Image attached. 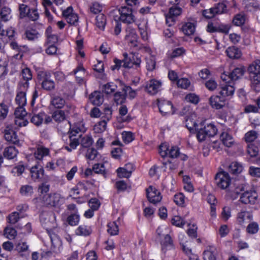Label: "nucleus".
Returning a JSON list of instances; mask_svg holds the SVG:
<instances>
[{"label": "nucleus", "instance_id": "obj_28", "mask_svg": "<svg viewBox=\"0 0 260 260\" xmlns=\"http://www.w3.org/2000/svg\"><path fill=\"white\" fill-rule=\"evenodd\" d=\"M49 154V149L44 147H39L34 152V156L36 159L41 160L43 159V157L48 155Z\"/></svg>", "mask_w": 260, "mask_h": 260}, {"label": "nucleus", "instance_id": "obj_1", "mask_svg": "<svg viewBox=\"0 0 260 260\" xmlns=\"http://www.w3.org/2000/svg\"><path fill=\"white\" fill-rule=\"evenodd\" d=\"M52 118L57 123V129L61 132H64L71 127L69 121L66 119V114L63 110H58L54 111L52 113Z\"/></svg>", "mask_w": 260, "mask_h": 260}, {"label": "nucleus", "instance_id": "obj_63", "mask_svg": "<svg viewBox=\"0 0 260 260\" xmlns=\"http://www.w3.org/2000/svg\"><path fill=\"white\" fill-rule=\"evenodd\" d=\"M168 155L171 158H176L179 155V149L176 146H172L169 149Z\"/></svg>", "mask_w": 260, "mask_h": 260}, {"label": "nucleus", "instance_id": "obj_52", "mask_svg": "<svg viewBox=\"0 0 260 260\" xmlns=\"http://www.w3.org/2000/svg\"><path fill=\"white\" fill-rule=\"evenodd\" d=\"M20 193L25 196H30L33 193V188L31 186L26 185L22 186L20 188Z\"/></svg>", "mask_w": 260, "mask_h": 260}, {"label": "nucleus", "instance_id": "obj_64", "mask_svg": "<svg viewBox=\"0 0 260 260\" xmlns=\"http://www.w3.org/2000/svg\"><path fill=\"white\" fill-rule=\"evenodd\" d=\"M172 223L176 226L181 227L185 224V221L180 216H175L172 219Z\"/></svg>", "mask_w": 260, "mask_h": 260}, {"label": "nucleus", "instance_id": "obj_17", "mask_svg": "<svg viewBox=\"0 0 260 260\" xmlns=\"http://www.w3.org/2000/svg\"><path fill=\"white\" fill-rule=\"evenodd\" d=\"M158 106L160 112L163 115H172L174 113L173 106L171 102L170 101H163L161 102H159Z\"/></svg>", "mask_w": 260, "mask_h": 260}, {"label": "nucleus", "instance_id": "obj_20", "mask_svg": "<svg viewBox=\"0 0 260 260\" xmlns=\"http://www.w3.org/2000/svg\"><path fill=\"white\" fill-rule=\"evenodd\" d=\"M44 172L42 166L39 164L32 167L30 170L31 177L34 181L41 178L43 176Z\"/></svg>", "mask_w": 260, "mask_h": 260}, {"label": "nucleus", "instance_id": "obj_57", "mask_svg": "<svg viewBox=\"0 0 260 260\" xmlns=\"http://www.w3.org/2000/svg\"><path fill=\"white\" fill-rule=\"evenodd\" d=\"M245 18L244 15L240 14L236 15L233 20V23L237 26L243 25L245 23Z\"/></svg>", "mask_w": 260, "mask_h": 260}, {"label": "nucleus", "instance_id": "obj_41", "mask_svg": "<svg viewBox=\"0 0 260 260\" xmlns=\"http://www.w3.org/2000/svg\"><path fill=\"white\" fill-rule=\"evenodd\" d=\"M249 74L260 73V60L254 61L248 67Z\"/></svg>", "mask_w": 260, "mask_h": 260}, {"label": "nucleus", "instance_id": "obj_10", "mask_svg": "<svg viewBox=\"0 0 260 260\" xmlns=\"http://www.w3.org/2000/svg\"><path fill=\"white\" fill-rule=\"evenodd\" d=\"M257 192L252 190L244 191L241 194L239 201L244 204L254 205L257 200Z\"/></svg>", "mask_w": 260, "mask_h": 260}, {"label": "nucleus", "instance_id": "obj_6", "mask_svg": "<svg viewBox=\"0 0 260 260\" xmlns=\"http://www.w3.org/2000/svg\"><path fill=\"white\" fill-rule=\"evenodd\" d=\"M120 17L119 20L126 24H132L135 21V17L133 13L131 8L127 6H122L118 10Z\"/></svg>", "mask_w": 260, "mask_h": 260}, {"label": "nucleus", "instance_id": "obj_22", "mask_svg": "<svg viewBox=\"0 0 260 260\" xmlns=\"http://www.w3.org/2000/svg\"><path fill=\"white\" fill-rule=\"evenodd\" d=\"M217 250L213 246H209L203 252L204 260H216Z\"/></svg>", "mask_w": 260, "mask_h": 260}, {"label": "nucleus", "instance_id": "obj_30", "mask_svg": "<svg viewBox=\"0 0 260 260\" xmlns=\"http://www.w3.org/2000/svg\"><path fill=\"white\" fill-rule=\"evenodd\" d=\"M45 116L44 112L34 114L30 118V122L37 126H39L43 123Z\"/></svg>", "mask_w": 260, "mask_h": 260}, {"label": "nucleus", "instance_id": "obj_59", "mask_svg": "<svg viewBox=\"0 0 260 260\" xmlns=\"http://www.w3.org/2000/svg\"><path fill=\"white\" fill-rule=\"evenodd\" d=\"M249 78L253 86L260 84V73L249 74Z\"/></svg>", "mask_w": 260, "mask_h": 260}, {"label": "nucleus", "instance_id": "obj_11", "mask_svg": "<svg viewBox=\"0 0 260 260\" xmlns=\"http://www.w3.org/2000/svg\"><path fill=\"white\" fill-rule=\"evenodd\" d=\"M126 32L125 40L131 47L138 49L139 48V43L138 42V36L136 30L131 26H127L126 28Z\"/></svg>", "mask_w": 260, "mask_h": 260}, {"label": "nucleus", "instance_id": "obj_46", "mask_svg": "<svg viewBox=\"0 0 260 260\" xmlns=\"http://www.w3.org/2000/svg\"><path fill=\"white\" fill-rule=\"evenodd\" d=\"M258 137L257 133L255 131H250L245 134L244 139L247 142H253Z\"/></svg>", "mask_w": 260, "mask_h": 260}, {"label": "nucleus", "instance_id": "obj_26", "mask_svg": "<svg viewBox=\"0 0 260 260\" xmlns=\"http://www.w3.org/2000/svg\"><path fill=\"white\" fill-rule=\"evenodd\" d=\"M243 4L247 11H252L260 8L259 4L256 0H244Z\"/></svg>", "mask_w": 260, "mask_h": 260}, {"label": "nucleus", "instance_id": "obj_47", "mask_svg": "<svg viewBox=\"0 0 260 260\" xmlns=\"http://www.w3.org/2000/svg\"><path fill=\"white\" fill-rule=\"evenodd\" d=\"M26 38L29 41H34L39 36V33L36 29L27 30L25 31Z\"/></svg>", "mask_w": 260, "mask_h": 260}, {"label": "nucleus", "instance_id": "obj_37", "mask_svg": "<svg viewBox=\"0 0 260 260\" xmlns=\"http://www.w3.org/2000/svg\"><path fill=\"white\" fill-rule=\"evenodd\" d=\"M127 112L128 109L126 106L122 105L120 107L119 109V115L121 117V120L123 122H129L132 119L131 116L129 115L125 116L127 113Z\"/></svg>", "mask_w": 260, "mask_h": 260}, {"label": "nucleus", "instance_id": "obj_45", "mask_svg": "<svg viewBox=\"0 0 260 260\" xmlns=\"http://www.w3.org/2000/svg\"><path fill=\"white\" fill-rule=\"evenodd\" d=\"M107 121L103 119L99 122L94 126L93 129L96 133H101L103 132L106 128Z\"/></svg>", "mask_w": 260, "mask_h": 260}, {"label": "nucleus", "instance_id": "obj_43", "mask_svg": "<svg viewBox=\"0 0 260 260\" xmlns=\"http://www.w3.org/2000/svg\"><path fill=\"white\" fill-rule=\"evenodd\" d=\"M31 8L30 5L25 4H20L19 6V16L20 18H23L26 17L28 15V12L30 11Z\"/></svg>", "mask_w": 260, "mask_h": 260}, {"label": "nucleus", "instance_id": "obj_16", "mask_svg": "<svg viewBox=\"0 0 260 260\" xmlns=\"http://www.w3.org/2000/svg\"><path fill=\"white\" fill-rule=\"evenodd\" d=\"M161 86V82L152 79L149 80L146 84V90L151 94H155L160 89Z\"/></svg>", "mask_w": 260, "mask_h": 260}, {"label": "nucleus", "instance_id": "obj_51", "mask_svg": "<svg viewBox=\"0 0 260 260\" xmlns=\"http://www.w3.org/2000/svg\"><path fill=\"white\" fill-rule=\"evenodd\" d=\"M108 232L111 235H116L118 233V226L115 222H110L108 224Z\"/></svg>", "mask_w": 260, "mask_h": 260}, {"label": "nucleus", "instance_id": "obj_61", "mask_svg": "<svg viewBox=\"0 0 260 260\" xmlns=\"http://www.w3.org/2000/svg\"><path fill=\"white\" fill-rule=\"evenodd\" d=\"M182 13V9L178 6H172L169 9L168 13L169 15H172L175 18L180 15Z\"/></svg>", "mask_w": 260, "mask_h": 260}, {"label": "nucleus", "instance_id": "obj_56", "mask_svg": "<svg viewBox=\"0 0 260 260\" xmlns=\"http://www.w3.org/2000/svg\"><path fill=\"white\" fill-rule=\"evenodd\" d=\"M24 106H18L16 108L14 115L15 118H24L27 115V112L25 111Z\"/></svg>", "mask_w": 260, "mask_h": 260}, {"label": "nucleus", "instance_id": "obj_8", "mask_svg": "<svg viewBox=\"0 0 260 260\" xmlns=\"http://www.w3.org/2000/svg\"><path fill=\"white\" fill-rule=\"evenodd\" d=\"M245 187L243 184L235 182L231 184L226 189V196L229 199L234 200L237 199L240 194L244 191Z\"/></svg>", "mask_w": 260, "mask_h": 260}, {"label": "nucleus", "instance_id": "obj_25", "mask_svg": "<svg viewBox=\"0 0 260 260\" xmlns=\"http://www.w3.org/2000/svg\"><path fill=\"white\" fill-rule=\"evenodd\" d=\"M18 153V151L15 147L10 146L5 149L3 154L7 159H12L17 156Z\"/></svg>", "mask_w": 260, "mask_h": 260}, {"label": "nucleus", "instance_id": "obj_60", "mask_svg": "<svg viewBox=\"0 0 260 260\" xmlns=\"http://www.w3.org/2000/svg\"><path fill=\"white\" fill-rule=\"evenodd\" d=\"M190 81L187 78H181L177 80V84L179 87L187 89L190 85Z\"/></svg>", "mask_w": 260, "mask_h": 260}, {"label": "nucleus", "instance_id": "obj_33", "mask_svg": "<svg viewBox=\"0 0 260 260\" xmlns=\"http://www.w3.org/2000/svg\"><path fill=\"white\" fill-rule=\"evenodd\" d=\"M229 170L232 174H238L242 171L243 166L240 163L234 161L229 166Z\"/></svg>", "mask_w": 260, "mask_h": 260}, {"label": "nucleus", "instance_id": "obj_55", "mask_svg": "<svg viewBox=\"0 0 260 260\" xmlns=\"http://www.w3.org/2000/svg\"><path fill=\"white\" fill-rule=\"evenodd\" d=\"M4 235L9 239H13L17 235L15 229L7 227L4 230Z\"/></svg>", "mask_w": 260, "mask_h": 260}, {"label": "nucleus", "instance_id": "obj_14", "mask_svg": "<svg viewBox=\"0 0 260 260\" xmlns=\"http://www.w3.org/2000/svg\"><path fill=\"white\" fill-rule=\"evenodd\" d=\"M12 18L11 15V10L10 8L5 7L1 9L0 11V35L4 36L5 31L3 28L2 21L7 22Z\"/></svg>", "mask_w": 260, "mask_h": 260}, {"label": "nucleus", "instance_id": "obj_53", "mask_svg": "<svg viewBox=\"0 0 260 260\" xmlns=\"http://www.w3.org/2000/svg\"><path fill=\"white\" fill-rule=\"evenodd\" d=\"M146 68L148 71H152L155 68L156 61L153 56H149L146 58Z\"/></svg>", "mask_w": 260, "mask_h": 260}, {"label": "nucleus", "instance_id": "obj_31", "mask_svg": "<svg viewBox=\"0 0 260 260\" xmlns=\"http://www.w3.org/2000/svg\"><path fill=\"white\" fill-rule=\"evenodd\" d=\"M51 27H48L46 30V35L47 37L46 43L49 44L54 45L58 41V36L51 33Z\"/></svg>", "mask_w": 260, "mask_h": 260}, {"label": "nucleus", "instance_id": "obj_3", "mask_svg": "<svg viewBox=\"0 0 260 260\" xmlns=\"http://www.w3.org/2000/svg\"><path fill=\"white\" fill-rule=\"evenodd\" d=\"M217 133L216 127L212 123H209L204 125L203 127L199 128L197 137L200 142L204 141L206 137H214Z\"/></svg>", "mask_w": 260, "mask_h": 260}, {"label": "nucleus", "instance_id": "obj_27", "mask_svg": "<svg viewBox=\"0 0 260 260\" xmlns=\"http://www.w3.org/2000/svg\"><path fill=\"white\" fill-rule=\"evenodd\" d=\"M107 23L106 16L102 14H99L95 18V24L99 29L104 30Z\"/></svg>", "mask_w": 260, "mask_h": 260}, {"label": "nucleus", "instance_id": "obj_9", "mask_svg": "<svg viewBox=\"0 0 260 260\" xmlns=\"http://www.w3.org/2000/svg\"><path fill=\"white\" fill-rule=\"evenodd\" d=\"M124 58L122 59V67L125 68H131L134 66L136 68L139 67L141 62V59L136 55L130 53L128 54L127 53H124Z\"/></svg>", "mask_w": 260, "mask_h": 260}, {"label": "nucleus", "instance_id": "obj_48", "mask_svg": "<svg viewBox=\"0 0 260 260\" xmlns=\"http://www.w3.org/2000/svg\"><path fill=\"white\" fill-rule=\"evenodd\" d=\"M213 9H214V12L215 15H219L224 13L226 11V6L221 3L216 4L214 7H213Z\"/></svg>", "mask_w": 260, "mask_h": 260}, {"label": "nucleus", "instance_id": "obj_35", "mask_svg": "<svg viewBox=\"0 0 260 260\" xmlns=\"http://www.w3.org/2000/svg\"><path fill=\"white\" fill-rule=\"evenodd\" d=\"M51 104L56 108L61 109L65 104V100L63 98L56 95L52 98Z\"/></svg>", "mask_w": 260, "mask_h": 260}, {"label": "nucleus", "instance_id": "obj_5", "mask_svg": "<svg viewBox=\"0 0 260 260\" xmlns=\"http://www.w3.org/2000/svg\"><path fill=\"white\" fill-rule=\"evenodd\" d=\"M28 88L27 82L18 83L15 101L18 106H25L26 104V92Z\"/></svg>", "mask_w": 260, "mask_h": 260}, {"label": "nucleus", "instance_id": "obj_44", "mask_svg": "<svg viewBox=\"0 0 260 260\" xmlns=\"http://www.w3.org/2000/svg\"><path fill=\"white\" fill-rule=\"evenodd\" d=\"M80 220V216L77 213L69 215L67 218V222L71 226H75L78 224Z\"/></svg>", "mask_w": 260, "mask_h": 260}, {"label": "nucleus", "instance_id": "obj_24", "mask_svg": "<svg viewBox=\"0 0 260 260\" xmlns=\"http://www.w3.org/2000/svg\"><path fill=\"white\" fill-rule=\"evenodd\" d=\"M89 99L91 103L96 106H100L101 105L104 101L102 93L100 92L96 91L93 92L90 95Z\"/></svg>", "mask_w": 260, "mask_h": 260}, {"label": "nucleus", "instance_id": "obj_7", "mask_svg": "<svg viewBox=\"0 0 260 260\" xmlns=\"http://www.w3.org/2000/svg\"><path fill=\"white\" fill-rule=\"evenodd\" d=\"M217 186L221 189H227L231 184V178L228 173L222 171L217 173L215 177Z\"/></svg>", "mask_w": 260, "mask_h": 260}, {"label": "nucleus", "instance_id": "obj_36", "mask_svg": "<svg viewBox=\"0 0 260 260\" xmlns=\"http://www.w3.org/2000/svg\"><path fill=\"white\" fill-rule=\"evenodd\" d=\"M117 88V85L113 82L108 83L103 86L102 91L106 94L114 93Z\"/></svg>", "mask_w": 260, "mask_h": 260}, {"label": "nucleus", "instance_id": "obj_19", "mask_svg": "<svg viewBox=\"0 0 260 260\" xmlns=\"http://www.w3.org/2000/svg\"><path fill=\"white\" fill-rule=\"evenodd\" d=\"M225 99L222 96L213 95L209 99V103L212 108L221 109L224 105Z\"/></svg>", "mask_w": 260, "mask_h": 260}, {"label": "nucleus", "instance_id": "obj_21", "mask_svg": "<svg viewBox=\"0 0 260 260\" xmlns=\"http://www.w3.org/2000/svg\"><path fill=\"white\" fill-rule=\"evenodd\" d=\"M227 56L231 59H239L242 56L241 50L235 46L229 47L225 50Z\"/></svg>", "mask_w": 260, "mask_h": 260}, {"label": "nucleus", "instance_id": "obj_32", "mask_svg": "<svg viewBox=\"0 0 260 260\" xmlns=\"http://www.w3.org/2000/svg\"><path fill=\"white\" fill-rule=\"evenodd\" d=\"M80 136V144L84 148H88L92 145L93 141L91 137L86 135L82 137L81 134L78 135Z\"/></svg>", "mask_w": 260, "mask_h": 260}, {"label": "nucleus", "instance_id": "obj_38", "mask_svg": "<svg viewBox=\"0 0 260 260\" xmlns=\"http://www.w3.org/2000/svg\"><path fill=\"white\" fill-rule=\"evenodd\" d=\"M42 87L46 90L51 91L55 88L54 82L48 78L41 83Z\"/></svg>", "mask_w": 260, "mask_h": 260}, {"label": "nucleus", "instance_id": "obj_50", "mask_svg": "<svg viewBox=\"0 0 260 260\" xmlns=\"http://www.w3.org/2000/svg\"><path fill=\"white\" fill-rule=\"evenodd\" d=\"M50 77V74L43 69L37 71V78L39 81L42 82Z\"/></svg>", "mask_w": 260, "mask_h": 260}, {"label": "nucleus", "instance_id": "obj_40", "mask_svg": "<svg viewBox=\"0 0 260 260\" xmlns=\"http://www.w3.org/2000/svg\"><path fill=\"white\" fill-rule=\"evenodd\" d=\"M91 230L86 225H80L76 230V234L77 235L87 236L90 234Z\"/></svg>", "mask_w": 260, "mask_h": 260}, {"label": "nucleus", "instance_id": "obj_15", "mask_svg": "<svg viewBox=\"0 0 260 260\" xmlns=\"http://www.w3.org/2000/svg\"><path fill=\"white\" fill-rule=\"evenodd\" d=\"M225 84L221 85V90L220 91V95L224 98L226 96H232L235 92L234 83L232 82H225Z\"/></svg>", "mask_w": 260, "mask_h": 260}, {"label": "nucleus", "instance_id": "obj_29", "mask_svg": "<svg viewBox=\"0 0 260 260\" xmlns=\"http://www.w3.org/2000/svg\"><path fill=\"white\" fill-rule=\"evenodd\" d=\"M181 29L185 35L190 36L195 31V25L192 22H186L182 25Z\"/></svg>", "mask_w": 260, "mask_h": 260}, {"label": "nucleus", "instance_id": "obj_2", "mask_svg": "<svg viewBox=\"0 0 260 260\" xmlns=\"http://www.w3.org/2000/svg\"><path fill=\"white\" fill-rule=\"evenodd\" d=\"M245 72V69L243 66L235 68L231 72H224L221 75V79L223 82H229L235 81L241 79Z\"/></svg>", "mask_w": 260, "mask_h": 260}, {"label": "nucleus", "instance_id": "obj_12", "mask_svg": "<svg viewBox=\"0 0 260 260\" xmlns=\"http://www.w3.org/2000/svg\"><path fill=\"white\" fill-rule=\"evenodd\" d=\"M80 144V136L70 135L66 140L63 148L68 152H71L77 148Z\"/></svg>", "mask_w": 260, "mask_h": 260}, {"label": "nucleus", "instance_id": "obj_23", "mask_svg": "<svg viewBox=\"0 0 260 260\" xmlns=\"http://www.w3.org/2000/svg\"><path fill=\"white\" fill-rule=\"evenodd\" d=\"M220 138L223 144L227 147H231L235 144L232 136L226 132H223L220 135Z\"/></svg>", "mask_w": 260, "mask_h": 260}, {"label": "nucleus", "instance_id": "obj_4", "mask_svg": "<svg viewBox=\"0 0 260 260\" xmlns=\"http://www.w3.org/2000/svg\"><path fill=\"white\" fill-rule=\"evenodd\" d=\"M63 201L61 196L56 193L47 194L43 197V202L44 205L48 207H59Z\"/></svg>", "mask_w": 260, "mask_h": 260}, {"label": "nucleus", "instance_id": "obj_13", "mask_svg": "<svg viewBox=\"0 0 260 260\" xmlns=\"http://www.w3.org/2000/svg\"><path fill=\"white\" fill-rule=\"evenodd\" d=\"M146 193L149 201L153 204H155L161 200L162 197L160 192L152 186H149L146 189Z\"/></svg>", "mask_w": 260, "mask_h": 260}, {"label": "nucleus", "instance_id": "obj_18", "mask_svg": "<svg viewBox=\"0 0 260 260\" xmlns=\"http://www.w3.org/2000/svg\"><path fill=\"white\" fill-rule=\"evenodd\" d=\"M4 137L6 141L11 142L15 144L19 143V140L15 132L11 129L10 126H7L5 129Z\"/></svg>", "mask_w": 260, "mask_h": 260}, {"label": "nucleus", "instance_id": "obj_49", "mask_svg": "<svg viewBox=\"0 0 260 260\" xmlns=\"http://www.w3.org/2000/svg\"><path fill=\"white\" fill-rule=\"evenodd\" d=\"M122 91L125 92L126 96L128 95L131 99H134L137 95L136 90L133 89L132 87L129 86H124L122 88Z\"/></svg>", "mask_w": 260, "mask_h": 260}, {"label": "nucleus", "instance_id": "obj_62", "mask_svg": "<svg viewBox=\"0 0 260 260\" xmlns=\"http://www.w3.org/2000/svg\"><path fill=\"white\" fill-rule=\"evenodd\" d=\"M27 17L32 21H36L38 20L39 17V14L38 12L37 9L36 8H31L30 11L28 12Z\"/></svg>", "mask_w": 260, "mask_h": 260}, {"label": "nucleus", "instance_id": "obj_34", "mask_svg": "<svg viewBox=\"0 0 260 260\" xmlns=\"http://www.w3.org/2000/svg\"><path fill=\"white\" fill-rule=\"evenodd\" d=\"M21 75L23 80L20 81L18 83L27 82L28 85L29 86L28 81L31 80L32 77L31 71L28 68H24L21 71Z\"/></svg>", "mask_w": 260, "mask_h": 260}, {"label": "nucleus", "instance_id": "obj_58", "mask_svg": "<svg viewBox=\"0 0 260 260\" xmlns=\"http://www.w3.org/2000/svg\"><path fill=\"white\" fill-rule=\"evenodd\" d=\"M9 111L8 107L4 103L0 104V119L4 120L7 116Z\"/></svg>", "mask_w": 260, "mask_h": 260}, {"label": "nucleus", "instance_id": "obj_39", "mask_svg": "<svg viewBox=\"0 0 260 260\" xmlns=\"http://www.w3.org/2000/svg\"><path fill=\"white\" fill-rule=\"evenodd\" d=\"M126 94L125 92L121 93V92L118 91L114 94V101L117 104L122 105L126 101Z\"/></svg>", "mask_w": 260, "mask_h": 260}, {"label": "nucleus", "instance_id": "obj_42", "mask_svg": "<svg viewBox=\"0 0 260 260\" xmlns=\"http://www.w3.org/2000/svg\"><path fill=\"white\" fill-rule=\"evenodd\" d=\"M259 151L257 146L255 145L253 143H249L247 146V153L251 157H255L257 156Z\"/></svg>", "mask_w": 260, "mask_h": 260}, {"label": "nucleus", "instance_id": "obj_54", "mask_svg": "<svg viewBox=\"0 0 260 260\" xmlns=\"http://www.w3.org/2000/svg\"><path fill=\"white\" fill-rule=\"evenodd\" d=\"M92 170L94 173L96 174H101L104 176L106 174V171L103 164H96L94 165Z\"/></svg>", "mask_w": 260, "mask_h": 260}]
</instances>
